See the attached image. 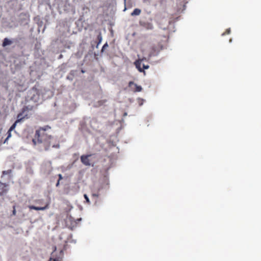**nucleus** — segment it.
Here are the masks:
<instances>
[{
  "label": "nucleus",
  "instance_id": "obj_1",
  "mask_svg": "<svg viewBox=\"0 0 261 261\" xmlns=\"http://www.w3.org/2000/svg\"><path fill=\"white\" fill-rule=\"evenodd\" d=\"M49 125L40 127L35 132L34 138L32 141L34 145L42 144L43 149L47 150L51 145L53 136L47 133V131L50 129Z\"/></svg>",
  "mask_w": 261,
  "mask_h": 261
},
{
  "label": "nucleus",
  "instance_id": "obj_2",
  "mask_svg": "<svg viewBox=\"0 0 261 261\" xmlns=\"http://www.w3.org/2000/svg\"><path fill=\"white\" fill-rule=\"evenodd\" d=\"M36 203L41 205V206H36L34 205H29L28 207L30 210H35L37 211H43L48 208L49 202H47L44 203L43 199H37L35 200Z\"/></svg>",
  "mask_w": 261,
  "mask_h": 261
},
{
  "label": "nucleus",
  "instance_id": "obj_3",
  "mask_svg": "<svg viewBox=\"0 0 261 261\" xmlns=\"http://www.w3.org/2000/svg\"><path fill=\"white\" fill-rule=\"evenodd\" d=\"M54 250L51 253V256L48 261H62L63 256V252L62 250H60L59 253V255H57L56 247H54Z\"/></svg>",
  "mask_w": 261,
  "mask_h": 261
},
{
  "label": "nucleus",
  "instance_id": "obj_4",
  "mask_svg": "<svg viewBox=\"0 0 261 261\" xmlns=\"http://www.w3.org/2000/svg\"><path fill=\"white\" fill-rule=\"evenodd\" d=\"M143 60V59H138L135 62L134 64L136 66V67L138 69V70L139 71V72H144V73L145 74V72L144 71V69H148L149 66L148 65L143 64L142 68L141 65H142V62Z\"/></svg>",
  "mask_w": 261,
  "mask_h": 261
},
{
  "label": "nucleus",
  "instance_id": "obj_5",
  "mask_svg": "<svg viewBox=\"0 0 261 261\" xmlns=\"http://www.w3.org/2000/svg\"><path fill=\"white\" fill-rule=\"evenodd\" d=\"M20 114L18 115L17 118H18L17 120L15 121V122L12 124V125L10 127L9 129L8 130L7 132V137L5 140L4 143H5L7 142L8 140L11 137V132L16 127V124L20 122L22 118H19L20 117Z\"/></svg>",
  "mask_w": 261,
  "mask_h": 261
},
{
  "label": "nucleus",
  "instance_id": "obj_6",
  "mask_svg": "<svg viewBox=\"0 0 261 261\" xmlns=\"http://www.w3.org/2000/svg\"><path fill=\"white\" fill-rule=\"evenodd\" d=\"M128 87L131 88L132 90L134 92H140L142 90L141 86H138L134 82L130 81L128 83Z\"/></svg>",
  "mask_w": 261,
  "mask_h": 261
},
{
  "label": "nucleus",
  "instance_id": "obj_7",
  "mask_svg": "<svg viewBox=\"0 0 261 261\" xmlns=\"http://www.w3.org/2000/svg\"><path fill=\"white\" fill-rule=\"evenodd\" d=\"M91 154L83 155L81 156V161L82 163L86 166H90L91 164L89 158Z\"/></svg>",
  "mask_w": 261,
  "mask_h": 261
},
{
  "label": "nucleus",
  "instance_id": "obj_8",
  "mask_svg": "<svg viewBox=\"0 0 261 261\" xmlns=\"http://www.w3.org/2000/svg\"><path fill=\"white\" fill-rule=\"evenodd\" d=\"M8 191V185L0 182V196L5 195Z\"/></svg>",
  "mask_w": 261,
  "mask_h": 261
},
{
  "label": "nucleus",
  "instance_id": "obj_9",
  "mask_svg": "<svg viewBox=\"0 0 261 261\" xmlns=\"http://www.w3.org/2000/svg\"><path fill=\"white\" fill-rule=\"evenodd\" d=\"M140 24L147 30H152L153 28V24L151 22L148 21L141 22Z\"/></svg>",
  "mask_w": 261,
  "mask_h": 261
},
{
  "label": "nucleus",
  "instance_id": "obj_10",
  "mask_svg": "<svg viewBox=\"0 0 261 261\" xmlns=\"http://www.w3.org/2000/svg\"><path fill=\"white\" fill-rule=\"evenodd\" d=\"M12 43V41L9 39L5 38L3 42L2 45L3 47H5L7 45H10Z\"/></svg>",
  "mask_w": 261,
  "mask_h": 261
},
{
  "label": "nucleus",
  "instance_id": "obj_11",
  "mask_svg": "<svg viewBox=\"0 0 261 261\" xmlns=\"http://www.w3.org/2000/svg\"><path fill=\"white\" fill-rule=\"evenodd\" d=\"M141 11L140 9L136 8L134 10L133 12L131 13L132 16H136L140 14Z\"/></svg>",
  "mask_w": 261,
  "mask_h": 261
},
{
  "label": "nucleus",
  "instance_id": "obj_12",
  "mask_svg": "<svg viewBox=\"0 0 261 261\" xmlns=\"http://www.w3.org/2000/svg\"><path fill=\"white\" fill-rule=\"evenodd\" d=\"M97 39L98 40V44L100 43L102 41V36L101 33H99V35L97 36Z\"/></svg>",
  "mask_w": 261,
  "mask_h": 261
},
{
  "label": "nucleus",
  "instance_id": "obj_13",
  "mask_svg": "<svg viewBox=\"0 0 261 261\" xmlns=\"http://www.w3.org/2000/svg\"><path fill=\"white\" fill-rule=\"evenodd\" d=\"M16 215V206H13V211L12 216H15Z\"/></svg>",
  "mask_w": 261,
  "mask_h": 261
},
{
  "label": "nucleus",
  "instance_id": "obj_14",
  "mask_svg": "<svg viewBox=\"0 0 261 261\" xmlns=\"http://www.w3.org/2000/svg\"><path fill=\"white\" fill-rule=\"evenodd\" d=\"M84 196V198L86 199L87 202L89 203H90V200H89V199L88 196L86 194H85Z\"/></svg>",
  "mask_w": 261,
  "mask_h": 261
},
{
  "label": "nucleus",
  "instance_id": "obj_15",
  "mask_svg": "<svg viewBox=\"0 0 261 261\" xmlns=\"http://www.w3.org/2000/svg\"><path fill=\"white\" fill-rule=\"evenodd\" d=\"M230 30L229 29H227L226 32L222 34V35H224L225 34H228L230 33Z\"/></svg>",
  "mask_w": 261,
  "mask_h": 261
},
{
  "label": "nucleus",
  "instance_id": "obj_16",
  "mask_svg": "<svg viewBox=\"0 0 261 261\" xmlns=\"http://www.w3.org/2000/svg\"><path fill=\"white\" fill-rule=\"evenodd\" d=\"M10 171H11L10 170V171H9V170H8V171H3V175L7 174L9 173L10 172Z\"/></svg>",
  "mask_w": 261,
  "mask_h": 261
},
{
  "label": "nucleus",
  "instance_id": "obj_17",
  "mask_svg": "<svg viewBox=\"0 0 261 261\" xmlns=\"http://www.w3.org/2000/svg\"><path fill=\"white\" fill-rule=\"evenodd\" d=\"M59 180H61V179H62V176L61 174H59Z\"/></svg>",
  "mask_w": 261,
  "mask_h": 261
},
{
  "label": "nucleus",
  "instance_id": "obj_18",
  "mask_svg": "<svg viewBox=\"0 0 261 261\" xmlns=\"http://www.w3.org/2000/svg\"><path fill=\"white\" fill-rule=\"evenodd\" d=\"M106 46H108L107 43H106L102 47V48H104L105 47H106Z\"/></svg>",
  "mask_w": 261,
  "mask_h": 261
},
{
  "label": "nucleus",
  "instance_id": "obj_19",
  "mask_svg": "<svg viewBox=\"0 0 261 261\" xmlns=\"http://www.w3.org/2000/svg\"><path fill=\"white\" fill-rule=\"evenodd\" d=\"M59 183H60V180H58L57 183L56 184V186L58 187L59 185Z\"/></svg>",
  "mask_w": 261,
  "mask_h": 261
},
{
  "label": "nucleus",
  "instance_id": "obj_20",
  "mask_svg": "<svg viewBox=\"0 0 261 261\" xmlns=\"http://www.w3.org/2000/svg\"><path fill=\"white\" fill-rule=\"evenodd\" d=\"M92 195H93V196L98 197V195H97V194H93Z\"/></svg>",
  "mask_w": 261,
  "mask_h": 261
},
{
  "label": "nucleus",
  "instance_id": "obj_21",
  "mask_svg": "<svg viewBox=\"0 0 261 261\" xmlns=\"http://www.w3.org/2000/svg\"><path fill=\"white\" fill-rule=\"evenodd\" d=\"M81 220V219H77V221H80Z\"/></svg>",
  "mask_w": 261,
  "mask_h": 261
},
{
  "label": "nucleus",
  "instance_id": "obj_22",
  "mask_svg": "<svg viewBox=\"0 0 261 261\" xmlns=\"http://www.w3.org/2000/svg\"><path fill=\"white\" fill-rule=\"evenodd\" d=\"M62 55H60V58H62Z\"/></svg>",
  "mask_w": 261,
  "mask_h": 261
}]
</instances>
